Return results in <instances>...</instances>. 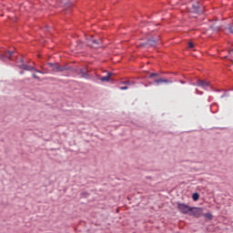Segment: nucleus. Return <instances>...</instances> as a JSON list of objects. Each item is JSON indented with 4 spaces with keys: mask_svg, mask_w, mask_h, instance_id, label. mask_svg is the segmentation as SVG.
Masks as SVG:
<instances>
[{
    "mask_svg": "<svg viewBox=\"0 0 233 233\" xmlns=\"http://www.w3.org/2000/svg\"><path fill=\"white\" fill-rule=\"evenodd\" d=\"M15 51L5 50L0 52V60L1 61H15L16 63H23V58L17 59V56L15 55Z\"/></svg>",
    "mask_w": 233,
    "mask_h": 233,
    "instance_id": "obj_1",
    "label": "nucleus"
},
{
    "mask_svg": "<svg viewBox=\"0 0 233 233\" xmlns=\"http://www.w3.org/2000/svg\"><path fill=\"white\" fill-rule=\"evenodd\" d=\"M87 46H90L91 48H99L101 45L103 44V40L101 38H94V36H90L86 39Z\"/></svg>",
    "mask_w": 233,
    "mask_h": 233,
    "instance_id": "obj_2",
    "label": "nucleus"
},
{
    "mask_svg": "<svg viewBox=\"0 0 233 233\" xmlns=\"http://www.w3.org/2000/svg\"><path fill=\"white\" fill-rule=\"evenodd\" d=\"M203 212H204L203 208L191 207V208L189 209L188 216H191L193 218H197L198 219H199V218L203 217Z\"/></svg>",
    "mask_w": 233,
    "mask_h": 233,
    "instance_id": "obj_3",
    "label": "nucleus"
},
{
    "mask_svg": "<svg viewBox=\"0 0 233 233\" xmlns=\"http://www.w3.org/2000/svg\"><path fill=\"white\" fill-rule=\"evenodd\" d=\"M47 66L51 68L52 72H65L66 70H70L69 66H59V64L48 63Z\"/></svg>",
    "mask_w": 233,
    "mask_h": 233,
    "instance_id": "obj_4",
    "label": "nucleus"
},
{
    "mask_svg": "<svg viewBox=\"0 0 233 233\" xmlns=\"http://www.w3.org/2000/svg\"><path fill=\"white\" fill-rule=\"evenodd\" d=\"M177 210L181 213V214H190V208H192V207H189L187 204L184 203H177Z\"/></svg>",
    "mask_w": 233,
    "mask_h": 233,
    "instance_id": "obj_5",
    "label": "nucleus"
},
{
    "mask_svg": "<svg viewBox=\"0 0 233 233\" xmlns=\"http://www.w3.org/2000/svg\"><path fill=\"white\" fill-rule=\"evenodd\" d=\"M194 85L196 86H200V88H203L204 90H208V88H210V82L208 80L198 79Z\"/></svg>",
    "mask_w": 233,
    "mask_h": 233,
    "instance_id": "obj_6",
    "label": "nucleus"
},
{
    "mask_svg": "<svg viewBox=\"0 0 233 233\" xmlns=\"http://www.w3.org/2000/svg\"><path fill=\"white\" fill-rule=\"evenodd\" d=\"M192 10L194 14H203L204 8L199 2H193Z\"/></svg>",
    "mask_w": 233,
    "mask_h": 233,
    "instance_id": "obj_7",
    "label": "nucleus"
},
{
    "mask_svg": "<svg viewBox=\"0 0 233 233\" xmlns=\"http://www.w3.org/2000/svg\"><path fill=\"white\" fill-rule=\"evenodd\" d=\"M140 46H145L146 48H148L150 46L156 47L157 46V41L154 40V38L148 39L146 43L140 44Z\"/></svg>",
    "mask_w": 233,
    "mask_h": 233,
    "instance_id": "obj_8",
    "label": "nucleus"
},
{
    "mask_svg": "<svg viewBox=\"0 0 233 233\" xmlns=\"http://www.w3.org/2000/svg\"><path fill=\"white\" fill-rule=\"evenodd\" d=\"M18 68H20L21 70H25L27 72H33V70H35V66H28L26 64H21L17 66Z\"/></svg>",
    "mask_w": 233,
    "mask_h": 233,
    "instance_id": "obj_9",
    "label": "nucleus"
},
{
    "mask_svg": "<svg viewBox=\"0 0 233 233\" xmlns=\"http://www.w3.org/2000/svg\"><path fill=\"white\" fill-rule=\"evenodd\" d=\"M78 74L79 76H81V77H84V79H90V76L88 75V69L86 68L79 69Z\"/></svg>",
    "mask_w": 233,
    "mask_h": 233,
    "instance_id": "obj_10",
    "label": "nucleus"
},
{
    "mask_svg": "<svg viewBox=\"0 0 233 233\" xmlns=\"http://www.w3.org/2000/svg\"><path fill=\"white\" fill-rule=\"evenodd\" d=\"M96 77L100 79L102 83H108V81H110V78L112 77V73H107L106 76H96Z\"/></svg>",
    "mask_w": 233,
    "mask_h": 233,
    "instance_id": "obj_11",
    "label": "nucleus"
},
{
    "mask_svg": "<svg viewBox=\"0 0 233 233\" xmlns=\"http://www.w3.org/2000/svg\"><path fill=\"white\" fill-rule=\"evenodd\" d=\"M155 83L157 85H161V83L170 84V83H172V80H168L167 78H159V79H156Z\"/></svg>",
    "mask_w": 233,
    "mask_h": 233,
    "instance_id": "obj_12",
    "label": "nucleus"
},
{
    "mask_svg": "<svg viewBox=\"0 0 233 233\" xmlns=\"http://www.w3.org/2000/svg\"><path fill=\"white\" fill-rule=\"evenodd\" d=\"M121 85H126V86H132L134 85V82L129 80H124L120 82Z\"/></svg>",
    "mask_w": 233,
    "mask_h": 233,
    "instance_id": "obj_13",
    "label": "nucleus"
},
{
    "mask_svg": "<svg viewBox=\"0 0 233 233\" xmlns=\"http://www.w3.org/2000/svg\"><path fill=\"white\" fill-rule=\"evenodd\" d=\"M192 199H193V201H198L199 199V194L198 193H194L192 195Z\"/></svg>",
    "mask_w": 233,
    "mask_h": 233,
    "instance_id": "obj_14",
    "label": "nucleus"
},
{
    "mask_svg": "<svg viewBox=\"0 0 233 233\" xmlns=\"http://www.w3.org/2000/svg\"><path fill=\"white\" fill-rule=\"evenodd\" d=\"M210 28H211L212 30H215L216 32H219V30H221V27H219V26H214V25H211Z\"/></svg>",
    "mask_w": 233,
    "mask_h": 233,
    "instance_id": "obj_15",
    "label": "nucleus"
},
{
    "mask_svg": "<svg viewBox=\"0 0 233 233\" xmlns=\"http://www.w3.org/2000/svg\"><path fill=\"white\" fill-rule=\"evenodd\" d=\"M158 76H159V74H157V73H151L149 75V78L152 79V77H157Z\"/></svg>",
    "mask_w": 233,
    "mask_h": 233,
    "instance_id": "obj_16",
    "label": "nucleus"
},
{
    "mask_svg": "<svg viewBox=\"0 0 233 233\" xmlns=\"http://www.w3.org/2000/svg\"><path fill=\"white\" fill-rule=\"evenodd\" d=\"M205 218H207V219H212V214L211 213H206L204 215Z\"/></svg>",
    "mask_w": 233,
    "mask_h": 233,
    "instance_id": "obj_17",
    "label": "nucleus"
},
{
    "mask_svg": "<svg viewBox=\"0 0 233 233\" xmlns=\"http://www.w3.org/2000/svg\"><path fill=\"white\" fill-rule=\"evenodd\" d=\"M33 70H34V72H37V74H43V71H41V70H39V69H37L35 67Z\"/></svg>",
    "mask_w": 233,
    "mask_h": 233,
    "instance_id": "obj_18",
    "label": "nucleus"
},
{
    "mask_svg": "<svg viewBox=\"0 0 233 233\" xmlns=\"http://www.w3.org/2000/svg\"><path fill=\"white\" fill-rule=\"evenodd\" d=\"M188 48H194V43L188 42Z\"/></svg>",
    "mask_w": 233,
    "mask_h": 233,
    "instance_id": "obj_19",
    "label": "nucleus"
},
{
    "mask_svg": "<svg viewBox=\"0 0 233 233\" xmlns=\"http://www.w3.org/2000/svg\"><path fill=\"white\" fill-rule=\"evenodd\" d=\"M119 89L120 90H128V87H127V86H120Z\"/></svg>",
    "mask_w": 233,
    "mask_h": 233,
    "instance_id": "obj_20",
    "label": "nucleus"
},
{
    "mask_svg": "<svg viewBox=\"0 0 233 233\" xmlns=\"http://www.w3.org/2000/svg\"><path fill=\"white\" fill-rule=\"evenodd\" d=\"M229 56H231V57H233V49L229 50Z\"/></svg>",
    "mask_w": 233,
    "mask_h": 233,
    "instance_id": "obj_21",
    "label": "nucleus"
},
{
    "mask_svg": "<svg viewBox=\"0 0 233 233\" xmlns=\"http://www.w3.org/2000/svg\"><path fill=\"white\" fill-rule=\"evenodd\" d=\"M34 79H39V76H35V74H33Z\"/></svg>",
    "mask_w": 233,
    "mask_h": 233,
    "instance_id": "obj_22",
    "label": "nucleus"
},
{
    "mask_svg": "<svg viewBox=\"0 0 233 233\" xmlns=\"http://www.w3.org/2000/svg\"><path fill=\"white\" fill-rule=\"evenodd\" d=\"M196 94H203V93H200L199 90L196 89Z\"/></svg>",
    "mask_w": 233,
    "mask_h": 233,
    "instance_id": "obj_23",
    "label": "nucleus"
},
{
    "mask_svg": "<svg viewBox=\"0 0 233 233\" xmlns=\"http://www.w3.org/2000/svg\"><path fill=\"white\" fill-rule=\"evenodd\" d=\"M20 74H21V76H23V74H25V72H24V71H21Z\"/></svg>",
    "mask_w": 233,
    "mask_h": 233,
    "instance_id": "obj_24",
    "label": "nucleus"
},
{
    "mask_svg": "<svg viewBox=\"0 0 233 233\" xmlns=\"http://www.w3.org/2000/svg\"><path fill=\"white\" fill-rule=\"evenodd\" d=\"M180 83H181L182 85H185V82H183V81H181V80H180Z\"/></svg>",
    "mask_w": 233,
    "mask_h": 233,
    "instance_id": "obj_25",
    "label": "nucleus"
}]
</instances>
